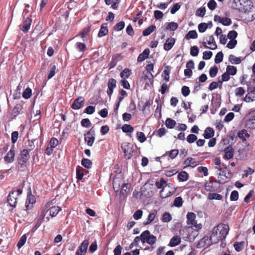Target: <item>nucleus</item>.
<instances>
[{
    "instance_id": "f257e3e1",
    "label": "nucleus",
    "mask_w": 255,
    "mask_h": 255,
    "mask_svg": "<svg viewBox=\"0 0 255 255\" xmlns=\"http://www.w3.org/2000/svg\"><path fill=\"white\" fill-rule=\"evenodd\" d=\"M229 231V226L224 224H220L214 228L210 237L211 244H217L221 241V247L224 248L226 245L225 239Z\"/></svg>"
},
{
    "instance_id": "f03ea898",
    "label": "nucleus",
    "mask_w": 255,
    "mask_h": 255,
    "mask_svg": "<svg viewBox=\"0 0 255 255\" xmlns=\"http://www.w3.org/2000/svg\"><path fill=\"white\" fill-rule=\"evenodd\" d=\"M140 240L142 243L146 242L150 245H153L156 243L157 239L155 236L151 235L148 230H146L141 234Z\"/></svg>"
},
{
    "instance_id": "7ed1b4c3",
    "label": "nucleus",
    "mask_w": 255,
    "mask_h": 255,
    "mask_svg": "<svg viewBox=\"0 0 255 255\" xmlns=\"http://www.w3.org/2000/svg\"><path fill=\"white\" fill-rule=\"evenodd\" d=\"M122 148L125 153V157L129 159L132 156L134 151L133 145L128 142H125L122 145Z\"/></svg>"
},
{
    "instance_id": "20e7f679",
    "label": "nucleus",
    "mask_w": 255,
    "mask_h": 255,
    "mask_svg": "<svg viewBox=\"0 0 255 255\" xmlns=\"http://www.w3.org/2000/svg\"><path fill=\"white\" fill-rule=\"evenodd\" d=\"M95 130L93 128H92L89 131L84 134L85 140L87 142L88 146H91L93 144L95 137Z\"/></svg>"
},
{
    "instance_id": "39448f33",
    "label": "nucleus",
    "mask_w": 255,
    "mask_h": 255,
    "mask_svg": "<svg viewBox=\"0 0 255 255\" xmlns=\"http://www.w3.org/2000/svg\"><path fill=\"white\" fill-rule=\"evenodd\" d=\"M89 244V242L88 240H84L77 250L75 255H84L87 252Z\"/></svg>"
},
{
    "instance_id": "423d86ee",
    "label": "nucleus",
    "mask_w": 255,
    "mask_h": 255,
    "mask_svg": "<svg viewBox=\"0 0 255 255\" xmlns=\"http://www.w3.org/2000/svg\"><path fill=\"white\" fill-rule=\"evenodd\" d=\"M17 198V195H16L15 191H12L9 193L7 197V202L11 207H16Z\"/></svg>"
},
{
    "instance_id": "0eeeda50",
    "label": "nucleus",
    "mask_w": 255,
    "mask_h": 255,
    "mask_svg": "<svg viewBox=\"0 0 255 255\" xmlns=\"http://www.w3.org/2000/svg\"><path fill=\"white\" fill-rule=\"evenodd\" d=\"M85 100L84 98L79 97L74 101L71 108L74 110H79L83 106Z\"/></svg>"
},
{
    "instance_id": "6e6552de",
    "label": "nucleus",
    "mask_w": 255,
    "mask_h": 255,
    "mask_svg": "<svg viewBox=\"0 0 255 255\" xmlns=\"http://www.w3.org/2000/svg\"><path fill=\"white\" fill-rule=\"evenodd\" d=\"M143 80L145 82V85L148 86L153 85V76L151 72H143Z\"/></svg>"
},
{
    "instance_id": "1a4fd4ad",
    "label": "nucleus",
    "mask_w": 255,
    "mask_h": 255,
    "mask_svg": "<svg viewBox=\"0 0 255 255\" xmlns=\"http://www.w3.org/2000/svg\"><path fill=\"white\" fill-rule=\"evenodd\" d=\"M23 107L22 105L20 104H16L13 108L11 114V119H15L18 115L23 113L22 112Z\"/></svg>"
},
{
    "instance_id": "9d476101",
    "label": "nucleus",
    "mask_w": 255,
    "mask_h": 255,
    "mask_svg": "<svg viewBox=\"0 0 255 255\" xmlns=\"http://www.w3.org/2000/svg\"><path fill=\"white\" fill-rule=\"evenodd\" d=\"M32 22L31 18L29 17L25 18L24 16L23 23L20 25L21 30L24 32H26L30 28V26Z\"/></svg>"
},
{
    "instance_id": "9b49d317",
    "label": "nucleus",
    "mask_w": 255,
    "mask_h": 255,
    "mask_svg": "<svg viewBox=\"0 0 255 255\" xmlns=\"http://www.w3.org/2000/svg\"><path fill=\"white\" fill-rule=\"evenodd\" d=\"M117 81L113 78L110 79L108 83V89L107 90V94L110 96H111L113 93L114 89L116 87Z\"/></svg>"
},
{
    "instance_id": "f8f14e48",
    "label": "nucleus",
    "mask_w": 255,
    "mask_h": 255,
    "mask_svg": "<svg viewBox=\"0 0 255 255\" xmlns=\"http://www.w3.org/2000/svg\"><path fill=\"white\" fill-rule=\"evenodd\" d=\"M35 203V199L34 196L28 194L25 202V207L27 210L31 209L32 205Z\"/></svg>"
},
{
    "instance_id": "ddd939ff",
    "label": "nucleus",
    "mask_w": 255,
    "mask_h": 255,
    "mask_svg": "<svg viewBox=\"0 0 255 255\" xmlns=\"http://www.w3.org/2000/svg\"><path fill=\"white\" fill-rule=\"evenodd\" d=\"M14 145H12L11 149L7 153L4 157V160L8 163H11L14 160V150L13 149Z\"/></svg>"
},
{
    "instance_id": "4468645a",
    "label": "nucleus",
    "mask_w": 255,
    "mask_h": 255,
    "mask_svg": "<svg viewBox=\"0 0 255 255\" xmlns=\"http://www.w3.org/2000/svg\"><path fill=\"white\" fill-rule=\"evenodd\" d=\"M196 215L193 212L188 213L187 215V224L191 225L192 226H195L197 224L196 221H195Z\"/></svg>"
},
{
    "instance_id": "2eb2a0df",
    "label": "nucleus",
    "mask_w": 255,
    "mask_h": 255,
    "mask_svg": "<svg viewBox=\"0 0 255 255\" xmlns=\"http://www.w3.org/2000/svg\"><path fill=\"white\" fill-rule=\"evenodd\" d=\"M224 158L227 159L232 158L234 156V149L231 146L226 147L225 150Z\"/></svg>"
},
{
    "instance_id": "dca6fc26",
    "label": "nucleus",
    "mask_w": 255,
    "mask_h": 255,
    "mask_svg": "<svg viewBox=\"0 0 255 255\" xmlns=\"http://www.w3.org/2000/svg\"><path fill=\"white\" fill-rule=\"evenodd\" d=\"M175 42V40L174 38H168L164 45V49L166 51L170 50L173 46Z\"/></svg>"
},
{
    "instance_id": "f3484780",
    "label": "nucleus",
    "mask_w": 255,
    "mask_h": 255,
    "mask_svg": "<svg viewBox=\"0 0 255 255\" xmlns=\"http://www.w3.org/2000/svg\"><path fill=\"white\" fill-rule=\"evenodd\" d=\"M245 126L247 128L255 129V115L246 122Z\"/></svg>"
},
{
    "instance_id": "a211bd4d",
    "label": "nucleus",
    "mask_w": 255,
    "mask_h": 255,
    "mask_svg": "<svg viewBox=\"0 0 255 255\" xmlns=\"http://www.w3.org/2000/svg\"><path fill=\"white\" fill-rule=\"evenodd\" d=\"M150 51L149 49H145L141 54H140L137 58V61L141 62L146 59L149 54Z\"/></svg>"
},
{
    "instance_id": "6ab92c4d",
    "label": "nucleus",
    "mask_w": 255,
    "mask_h": 255,
    "mask_svg": "<svg viewBox=\"0 0 255 255\" xmlns=\"http://www.w3.org/2000/svg\"><path fill=\"white\" fill-rule=\"evenodd\" d=\"M204 137L205 138L209 139L214 135V130L213 128L210 127L207 128L205 130Z\"/></svg>"
},
{
    "instance_id": "aec40b11",
    "label": "nucleus",
    "mask_w": 255,
    "mask_h": 255,
    "mask_svg": "<svg viewBox=\"0 0 255 255\" xmlns=\"http://www.w3.org/2000/svg\"><path fill=\"white\" fill-rule=\"evenodd\" d=\"M49 211V214L51 217H55L59 212L61 210L60 207L58 206H53L50 208L49 209H48Z\"/></svg>"
},
{
    "instance_id": "412c9836",
    "label": "nucleus",
    "mask_w": 255,
    "mask_h": 255,
    "mask_svg": "<svg viewBox=\"0 0 255 255\" xmlns=\"http://www.w3.org/2000/svg\"><path fill=\"white\" fill-rule=\"evenodd\" d=\"M184 164L186 166H191L194 167L198 164L195 159L192 157H188L184 162Z\"/></svg>"
},
{
    "instance_id": "4be33fe9",
    "label": "nucleus",
    "mask_w": 255,
    "mask_h": 255,
    "mask_svg": "<svg viewBox=\"0 0 255 255\" xmlns=\"http://www.w3.org/2000/svg\"><path fill=\"white\" fill-rule=\"evenodd\" d=\"M25 148L24 149V150H27L28 152L33 150L35 147L33 141L29 139L27 140L25 143Z\"/></svg>"
},
{
    "instance_id": "5701e85b",
    "label": "nucleus",
    "mask_w": 255,
    "mask_h": 255,
    "mask_svg": "<svg viewBox=\"0 0 255 255\" xmlns=\"http://www.w3.org/2000/svg\"><path fill=\"white\" fill-rule=\"evenodd\" d=\"M108 33V29L107 28V26H104V24H103L101 26V28L98 33V36L99 37H102L106 35Z\"/></svg>"
},
{
    "instance_id": "b1692460",
    "label": "nucleus",
    "mask_w": 255,
    "mask_h": 255,
    "mask_svg": "<svg viewBox=\"0 0 255 255\" xmlns=\"http://www.w3.org/2000/svg\"><path fill=\"white\" fill-rule=\"evenodd\" d=\"M198 37V34L196 30H190L185 35V38L187 40L190 39H196Z\"/></svg>"
},
{
    "instance_id": "393cba45",
    "label": "nucleus",
    "mask_w": 255,
    "mask_h": 255,
    "mask_svg": "<svg viewBox=\"0 0 255 255\" xmlns=\"http://www.w3.org/2000/svg\"><path fill=\"white\" fill-rule=\"evenodd\" d=\"M181 242L180 238L178 236H174L170 240L169 245L171 247H175L178 245Z\"/></svg>"
},
{
    "instance_id": "a878e982",
    "label": "nucleus",
    "mask_w": 255,
    "mask_h": 255,
    "mask_svg": "<svg viewBox=\"0 0 255 255\" xmlns=\"http://www.w3.org/2000/svg\"><path fill=\"white\" fill-rule=\"evenodd\" d=\"M229 61L233 64H239L241 62L240 58L236 57L234 55H230L229 56Z\"/></svg>"
},
{
    "instance_id": "bb28decb",
    "label": "nucleus",
    "mask_w": 255,
    "mask_h": 255,
    "mask_svg": "<svg viewBox=\"0 0 255 255\" xmlns=\"http://www.w3.org/2000/svg\"><path fill=\"white\" fill-rule=\"evenodd\" d=\"M238 136L240 138H242L243 140H246V138L250 137V134L246 129H244L238 132Z\"/></svg>"
},
{
    "instance_id": "cd10ccee",
    "label": "nucleus",
    "mask_w": 255,
    "mask_h": 255,
    "mask_svg": "<svg viewBox=\"0 0 255 255\" xmlns=\"http://www.w3.org/2000/svg\"><path fill=\"white\" fill-rule=\"evenodd\" d=\"M178 179L180 181H185L188 179V174L185 171H181L178 175Z\"/></svg>"
},
{
    "instance_id": "c85d7f7f",
    "label": "nucleus",
    "mask_w": 255,
    "mask_h": 255,
    "mask_svg": "<svg viewBox=\"0 0 255 255\" xmlns=\"http://www.w3.org/2000/svg\"><path fill=\"white\" fill-rule=\"evenodd\" d=\"M248 0H232V1L230 0L229 1V4L230 6L234 9H238L239 8L238 3L240 2L241 1L246 2V1H248Z\"/></svg>"
},
{
    "instance_id": "c756f323",
    "label": "nucleus",
    "mask_w": 255,
    "mask_h": 255,
    "mask_svg": "<svg viewBox=\"0 0 255 255\" xmlns=\"http://www.w3.org/2000/svg\"><path fill=\"white\" fill-rule=\"evenodd\" d=\"M155 29L156 26L155 25H150L148 28H147L146 29L143 31L142 34L143 36H148L150 35L153 31H154Z\"/></svg>"
},
{
    "instance_id": "7c9ffc66",
    "label": "nucleus",
    "mask_w": 255,
    "mask_h": 255,
    "mask_svg": "<svg viewBox=\"0 0 255 255\" xmlns=\"http://www.w3.org/2000/svg\"><path fill=\"white\" fill-rule=\"evenodd\" d=\"M176 124V122L170 118H167L165 121V125L167 128H173Z\"/></svg>"
},
{
    "instance_id": "2f4dec72",
    "label": "nucleus",
    "mask_w": 255,
    "mask_h": 255,
    "mask_svg": "<svg viewBox=\"0 0 255 255\" xmlns=\"http://www.w3.org/2000/svg\"><path fill=\"white\" fill-rule=\"evenodd\" d=\"M178 24L176 22H171L167 24L166 29L170 31H174L178 28Z\"/></svg>"
},
{
    "instance_id": "473e14b6",
    "label": "nucleus",
    "mask_w": 255,
    "mask_h": 255,
    "mask_svg": "<svg viewBox=\"0 0 255 255\" xmlns=\"http://www.w3.org/2000/svg\"><path fill=\"white\" fill-rule=\"evenodd\" d=\"M208 44L209 45H212V46L210 47V49L212 50H214L217 47V44L213 35L209 36V40L208 41Z\"/></svg>"
},
{
    "instance_id": "72a5a7b5",
    "label": "nucleus",
    "mask_w": 255,
    "mask_h": 255,
    "mask_svg": "<svg viewBox=\"0 0 255 255\" xmlns=\"http://www.w3.org/2000/svg\"><path fill=\"white\" fill-rule=\"evenodd\" d=\"M171 67L169 66H166L165 67L164 70L163 71L162 75L164 74V79L166 81H169V74L170 73Z\"/></svg>"
},
{
    "instance_id": "f704fd0d",
    "label": "nucleus",
    "mask_w": 255,
    "mask_h": 255,
    "mask_svg": "<svg viewBox=\"0 0 255 255\" xmlns=\"http://www.w3.org/2000/svg\"><path fill=\"white\" fill-rule=\"evenodd\" d=\"M226 72L229 75H235L237 73V69L236 67L234 66L229 65L227 67Z\"/></svg>"
},
{
    "instance_id": "c9c22d12",
    "label": "nucleus",
    "mask_w": 255,
    "mask_h": 255,
    "mask_svg": "<svg viewBox=\"0 0 255 255\" xmlns=\"http://www.w3.org/2000/svg\"><path fill=\"white\" fill-rule=\"evenodd\" d=\"M244 245L245 242L242 241L240 242H235L234 244V247L237 252H240L244 249Z\"/></svg>"
},
{
    "instance_id": "e433bc0d",
    "label": "nucleus",
    "mask_w": 255,
    "mask_h": 255,
    "mask_svg": "<svg viewBox=\"0 0 255 255\" xmlns=\"http://www.w3.org/2000/svg\"><path fill=\"white\" fill-rule=\"evenodd\" d=\"M131 74V70L128 69H124L120 74V76L123 79L128 78Z\"/></svg>"
},
{
    "instance_id": "4c0bfd02",
    "label": "nucleus",
    "mask_w": 255,
    "mask_h": 255,
    "mask_svg": "<svg viewBox=\"0 0 255 255\" xmlns=\"http://www.w3.org/2000/svg\"><path fill=\"white\" fill-rule=\"evenodd\" d=\"M32 95L31 89L29 88H27L22 93V97L25 99H29Z\"/></svg>"
},
{
    "instance_id": "58836bf2",
    "label": "nucleus",
    "mask_w": 255,
    "mask_h": 255,
    "mask_svg": "<svg viewBox=\"0 0 255 255\" xmlns=\"http://www.w3.org/2000/svg\"><path fill=\"white\" fill-rule=\"evenodd\" d=\"M82 165L86 168H90L92 166V162L90 160L87 158H83L81 161Z\"/></svg>"
},
{
    "instance_id": "ea45409f",
    "label": "nucleus",
    "mask_w": 255,
    "mask_h": 255,
    "mask_svg": "<svg viewBox=\"0 0 255 255\" xmlns=\"http://www.w3.org/2000/svg\"><path fill=\"white\" fill-rule=\"evenodd\" d=\"M75 47L80 52H84L86 50V45L82 42H77Z\"/></svg>"
},
{
    "instance_id": "a19ab883",
    "label": "nucleus",
    "mask_w": 255,
    "mask_h": 255,
    "mask_svg": "<svg viewBox=\"0 0 255 255\" xmlns=\"http://www.w3.org/2000/svg\"><path fill=\"white\" fill-rule=\"evenodd\" d=\"M219 175L224 176L226 178H231L232 172L227 167H225V169L223 170L222 172L219 173Z\"/></svg>"
},
{
    "instance_id": "79ce46f5",
    "label": "nucleus",
    "mask_w": 255,
    "mask_h": 255,
    "mask_svg": "<svg viewBox=\"0 0 255 255\" xmlns=\"http://www.w3.org/2000/svg\"><path fill=\"white\" fill-rule=\"evenodd\" d=\"M83 168L78 166L76 169V177L78 180H81L83 177L84 173L82 172Z\"/></svg>"
},
{
    "instance_id": "37998d69",
    "label": "nucleus",
    "mask_w": 255,
    "mask_h": 255,
    "mask_svg": "<svg viewBox=\"0 0 255 255\" xmlns=\"http://www.w3.org/2000/svg\"><path fill=\"white\" fill-rule=\"evenodd\" d=\"M27 237L25 235H23L20 238L17 244V247L18 249H20L25 243Z\"/></svg>"
},
{
    "instance_id": "c03bdc74",
    "label": "nucleus",
    "mask_w": 255,
    "mask_h": 255,
    "mask_svg": "<svg viewBox=\"0 0 255 255\" xmlns=\"http://www.w3.org/2000/svg\"><path fill=\"white\" fill-rule=\"evenodd\" d=\"M122 130L124 132H132L133 131V128L130 125L125 124L122 128Z\"/></svg>"
},
{
    "instance_id": "a18cd8bd",
    "label": "nucleus",
    "mask_w": 255,
    "mask_h": 255,
    "mask_svg": "<svg viewBox=\"0 0 255 255\" xmlns=\"http://www.w3.org/2000/svg\"><path fill=\"white\" fill-rule=\"evenodd\" d=\"M222 196L216 193H210L208 195V199L210 200H221Z\"/></svg>"
},
{
    "instance_id": "49530a36",
    "label": "nucleus",
    "mask_w": 255,
    "mask_h": 255,
    "mask_svg": "<svg viewBox=\"0 0 255 255\" xmlns=\"http://www.w3.org/2000/svg\"><path fill=\"white\" fill-rule=\"evenodd\" d=\"M170 186H173V185L171 184H166L163 187L162 190L160 192V195L161 198H165L168 197V195H166V194H165L164 192L167 190V187L169 188Z\"/></svg>"
},
{
    "instance_id": "de8ad7c7",
    "label": "nucleus",
    "mask_w": 255,
    "mask_h": 255,
    "mask_svg": "<svg viewBox=\"0 0 255 255\" xmlns=\"http://www.w3.org/2000/svg\"><path fill=\"white\" fill-rule=\"evenodd\" d=\"M179 153L178 149H173L170 151H167L165 153L166 155H168L171 159H174L176 157Z\"/></svg>"
},
{
    "instance_id": "09e8293b",
    "label": "nucleus",
    "mask_w": 255,
    "mask_h": 255,
    "mask_svg": "<svg viewBox=\"0 0 255 255\" xmlns=\"http://www.w3.org/2000/svg\"><path fill=\"white\" fill-rule=\"evenodd\" d=\"M224 54L222 51L219 52L216 55L215 62L218 64L223 61Z\"/></svg>"
},
{
    "instance_id": "8fccbe9b",
    "label": "nucleus",
    "mask_w": 255,
    "mask_h": 255,
    "mask_svg": "<svg viewBox=\"0 0 255 255\" xmlns=\"http://www.w3.org/2000/svg\"><path fill=\"white\" fill-rule=\"evenodd\" d=\"M19 157L23 158L26 160H28L29 158V152L27 151V150L23 149L21 151V153L20 154Z\"/></svg>"
},
{
    "instance_id": "3c124183",
    "label": "nucleus",
    "mask_w": 255,
    "mask_h": 255,
    "mask_svg": "<svg viewBox=\"0 0 255 255\" xmlns=\"http://www.w3.org/2000/svg\"><path fill=\"white\" fill-rule=\"evenodd\" d=\"M223 25L225 26H228L231 24L232 20L230 18L228 17H223L220 21Z\"/></svg>"
},
{
    "instance_id": "603ef678",
    "label": "nucleus",
    "mask_w": 255,
    "mask_h": 255,
    "mask_svg": "<svg viewBox=\"0 0 255 255\" xmlns=\"http://www.w3.org/2000/svg\"><path fill=\"white\" fill-rule=\"evenodd\" d=\"M136 135H137V139L140 142H143L146 139V138L143 132H140V131L137 132Z\"/></svg>"
},
{
    "instance_id": "864d4df0",
    "label": "nucleus",
    "mask_w": 255,
    "mask_h": 255,
    "mask_svg": "<svg viewBox=\"0 0 255 255\" xmlns=\"http://www.w3.org/2000/svg\"><path fill=\"white\" fill-rule=\"evenodd\" d=\"M218 67L216 66H214L213 67L211 68L209 71V74L211 77H215L218 73Z\"/></svg>"
},
{
    "instance_id": "5fc2aeb1",
    "label": "nucleus",
    "mask_w": 255,
    "mask_h": 255,
    "mask_svg": "<svg viewBox=\"0 0 255 255\" xmlns=\"http://www.w3.org/2000/svg\"><path fill=\"white\" fill-rule=\"evenodd\" d=\"M172 219V217H171V216L170 215V214L168 213V212H165V213L163 214V216H162V221L163 222H169V221H170Z\"/></svg>"
},
{
    "instance_id": "6e6d98bb",
    "label": "nucleus",
    "mask_w": 255,
    "mask_h": 255,
    "mask_svg": "<svg viewBox=\"0 0 255 255\" xmlns=\"http://www.w3.org/2000/svg\"><path fill=\"white\" fill-rule=\"evenodd\" d=\"M82 126L85 128H89L91 126V123L88 119H83L81 122Z\"/></svg>"
},
{
    "instance_id": "4d7b16f0",
    "label": "nucleus",
    "mask_w": 255,
    "mask_h": 255,
    "mask_svg": "<svg viewBox=\"0 0 255 255\" xmlns=\"http://www.w3.org/2000/svg\"><path fill=\"white\" fill-rule=\"evenodd\" d=\"M20 95H21V93H20V86L18 85L16 89L15 90V91L13 93V99H14V100L19 99L20 98Z\"/></svg>"
},
{
    "instance_id": "13d9d810",
    "label": "nucleus",
    "mask_w": 255,
    "mask_h": 255,
    "mask_svg": "<svg viewBox=\"0 0 255 255\" xmlns=\"http://www.w3.org/2000/svg\"><path fill=\"white\" fill-rule=\"evenodd\" d=\"M183 204L182 199L181 197H176L174 201V205L177 207H181Z\"/></svg>"
},
{
    "instance_id": "bf43d9fd",
    "label": "nucleus",
    "mask_w": 255,
    "mask_h": 255,
    "mask_svg": "<svg viewBox=\"0 0 255 255\" xmlns=\"http://www.w3.org/2000/svg\"><path fill=\"white\" fill-rule=\"evenodd\" d=\"M125 24V22L120 21L115 25V26H114V29L116 31H120L124 28Z\"/></svg>"
},
{
    "instance_id": "052dcab7",
    "label": "nucleus",
    "mask_w": 255,
    "mask_h": 255,
    "mask_svg": "<svg viewBox=\"0 0 255 255\" xmlns=\"http://www.w3.org/2000/svg\"><path fill=\"white\" fill-rule=\"evenodd\" d=\"M199 48L197 46H193L191 47L190 50V54L193 56H197L199 53Z\"/></svg>"
},
{
    "instance_id": "680f3d73",
    "label": "nucleus",
    "mask_w": 255,
    "mask_h": 255,
    "mask_svg": "<svg viewBox=\"0 0 255 255\" xmlns=\"http://www.w3.org/2000/svg\"><path fill=\"white\" fill-rule=\"evenodd\" d=\"M130 186V185L128 183H125L124 184L122 188V189L120 192V194L125 195V194H126L127 192V190L129 188Z\"/></svg>"
},
{
    "instance_id": "e2e57ef3",
    "label": "nucleus",
    "mask_w": 255,
    "mask_h": 255,
    "mask_svg": "<svg viewBox=\"0 0 255 255\" xmlns=\"http://www.w3.org/2000/svg\"><path fill=\"white\" fill-rule=\"evenodd\" d=\"M238 36V33L234 30L229 31L228 34V38L230 40H236L235 38Z\"/></svg>"
},
{
    "instance_id": "0e129e2a",
    "label": "nucleus",
    "mask_w": 255,
    "mask_h": 255,
    "mask_svg": "<svg viewBox=\"0 0 255 255\" xmlns=\"http://www.w3.org/2000/svg\"><path fill=\"white\" fill-rule=\"evenodd\" d=\"M197 139V136L193 134H190L187 137V141L189 143H193Z\"/></svg>"
},
{
    "instance_id": "69168bd1",
    "label": "nucleus",
    "mask_w": 255,
    "mask_h": 255,
    "mask_svg": "<svg viewBox=\"0 0 255 255\" xmlns=\"http://www.w3.org/2000/svg\"><path fill=\"white\" fill-rule=\"evenodd\" d=\"M155 217V214L154 213H150L149 214L147 221L144 223L145 225L149 224L152 221H153Z\"/></svg>"
},
{
    "instance_id": "338daca9",
    "label": "nucleus",
    "mask_w": 255,
    "mask_h": 255,
    "mask_svg": "<svg viewBox=\"0 0 255 255\" xmlns=\"http://www.w3.org/2000/svg\"><path fill=\"white\" fill-rule=\"evenodd\" d=\"M95 109L94 107L92 106H89L84 110V113L91 115L93 114L95 112Z\"/></svg>"
},
{
    "instance_id": "774afa93",
    "label": "nucleus",
    "mask_w": 255,
    "mask_h": 255,
    "mask_svg": "<svg viewBox=\"0 0 255 255\" xmlns=\"http://www.w3.org/2000/svg\"><path fill=\"white\" fill-rule=\"evenodd\" d=\"M239 198V193L237 191L234 190L232 192L230 196L231 201H237Z\"/></svg>"
}]
</instances>
